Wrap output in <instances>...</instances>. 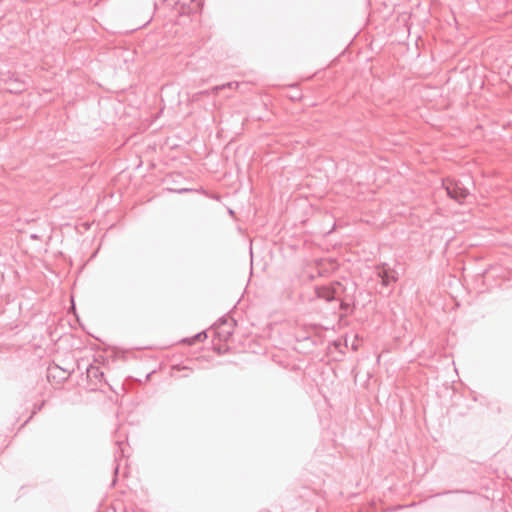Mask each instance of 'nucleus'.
Instances as JSON below:
<instances>
[{"instance_id":"423d86ee","label":"nucleus","mask_w":512,"mask_h":512,"mask_svg":"<svg viewBox=\"0 0 512 512\" xmlns=\"http://www.w3.org/2000/svg\"><path fill=\"white\" fill-rule=\"evenodd\" d=\"M172 371H173L172 375L178 379L187 378L191 374H193V370L187 366H180V365L173 366Z\"/></svg>"},{"instance_id":"20e7f679","label":"nucleus","mask_w":512,"mask_h":512,"mask_svg":"<svg viewBox=\"0 0 512 512\" xmlns=\"http://www.w3.org/2000/svg\"><path fill=\"white\" fill-rule=\"evenodd\" d=\"M376 273L384 286H388L391 282H396L398 280V273L388 267L385 263L376 267Z\"/></svg>"},{"instance_id":"6e6552de","label":"nucleus","mask_w":512,"mask_h":512,"mask_svg":"<svg viewBox=\"0 0 512 512\" xmlns=\"http://www.w3.org/2000/svg\"><path fill=\"white\" fill-rule=\"evenodd\" d=\"M208 95H210V89L193 94L192 100L195 101V100H198L200 96H208Z\"/></svg>"},{"instance_id":"9b49d317","label":"nucleus","mask_w":512,"mask_h":512,"mask_svg":"<svg viewBox=\"0 0 512 512\" xmlns=\"http://www.w3.org/2000/svg\"><path fill=\"white\" fill-rule=\"evenodd\" d=\"M188 191H190V189L182 188V189L177 190L176 192L179 193V194H182V193H185V192H188Z\"/></svg>"},{"instance_id":"39448f33","label":"nucleus","mask_w":512,"mask_h":512,"mask_svg":"<svg viewBox=\"0 0 512 512\" xmlns=\"http://www.w3.org/2000/svg\"><path fill=\"white\" fill-rule=\"evenodd\" d=\"M70 374L71 372L69 370L63 369L57 364H51L47 369L48 380H53L57 383L67 380Z\"/></svg>"},{"instance_id":"f8f14e48","label":"nucleus","mask_w":512,"mask_h":512,"mask_svg":"<svg viewBox=\"0 0 512 512\" xmlns=\"http://www.w3.org/2000/svg\"><path fill=\"white\" fill-rule=\"evenodd\" d=\"M339 301H341L340 308L345 310L347 308V304L345 302H343L341 299Z\"/></svg>"},{"instance_id":"9d476101","label":"nucleus","mask_w":512,"mask_h":512,"mask_svg":"<svg viewBox=\"0 0 512 512\" xmlns=\"http://www.w3.org/2000/svg\"><path fill=\"white\" fill-rule=\"evenodd\" d=\"M224 86L217 85L210 89V94H217L219 91L223 90Z\"/></svg>"},{"instance_id":"f257e3e1","label":"nucleus","mask_w":512,"mask_h":512,"mask_svg":"<svg viewBox=\"0 0 512 512\" xmlns=\"http://www.w3.org/2000/svg\"><path fill=\"white\" fill-rule=\"evenodd\" d=\"M345 287L338 281H333L328 285L316 286L315 294L319 299H323L326 302L333 300H340V296L344 293Z\"/></svg>"},{"instance_id":"0eeeda50","label":"nucleus","mask_w":512,"mask_h":512,"mask_svg":"<svg viewBox=\"0 0 512 512\" xmlns=\"http://www.w3.org/2000/svg\"><path fill=\"white\" fill-rule=\"evenodd\" d=\"M207 338V334L206 332H200L198 334H196L194 337L192 338H188V339H185L184 342L188 343L189 345H192L194 344L196 341H203Z\"/></svg>"},{"instance_id":"ddd939ff","label":"nucleus","mask_w":512,"mask_h":512,"mask_svg":"<svg viewBox=\"0 0 512 512\" xmlns=\"http://www.w3.org/2000/svg\"><path fill=\"white\" fill-rule=\"evenodd\" d=\"M214 350L217 351L218 354L222 353L221 348L217 347L216 345H214Z\"/></svg>"},{"instance_id":"7ed1b4c3","label":"nucleus","mask_w":512,"mask_h":512,"mask_svg":"<svg viewBox=\"0 0 512 512\" xmlns=\"http://www.w3.org/2000/svg\"><path fill=\"white\" fill-rule=\"evenodd\" d=\"M86 377L90 390L98 389L104 382V372L99 366L96 365H89V367L86 369Z\"/></svg>"},{"instance_id":"f03ea898","label":"nucleus","mask_w":512,"mask_h":512,"mask_svg":"<svg viewBox=\"0 0 512 512\" xmlns=\"http://www.w3.org/2000/svg\"><path fill=\"white\" fill-rule=\"evenodd\" d=\"M450 198L462 203L469 195V190L460 181L449 180L443 182Z\"/></svg>"},{"instance_id":"1a4fd4ad","label":"nucleus","mask_w":512,"mask_h":512,"mask_svg":"<svg viewBox=\"0 0 512 512\" xmlns=\"http://www.w3.org/2000/svg\"><path fill=\"white\" fill-rule=\"evenodd\" d=\"M221 86H224V89H226V88L236 89V88H238L239 83L238 82H228V83L222 84Z\"/></svg>"}]
</instances>
